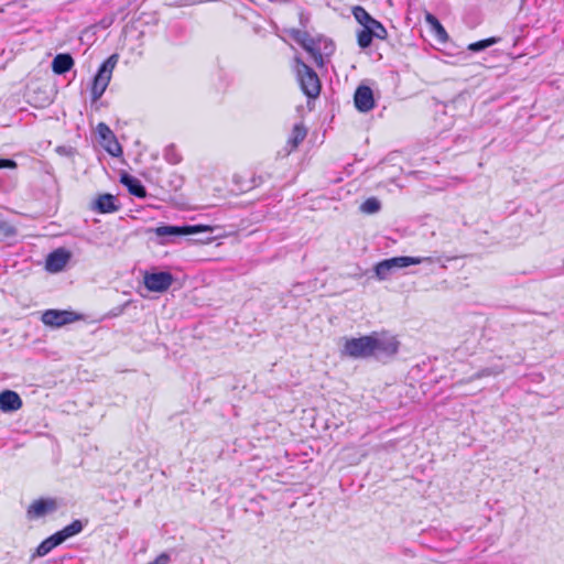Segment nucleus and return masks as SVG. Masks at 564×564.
Instances as JSON below:
<instances>
[{"instance_id":"obj_21","label":"nucleus","mask_w":564,"mask_h":564,"mask_svg":"<svg viewBox=\"0 0 564 564\" xmlns=\"http://www.w3.org/2000/svg\"><path fill=\"white\" fill-rule=\"evenodd\" d=\"M306 133L307 131L302 124H295L292 129L288 144H290L292 149H296L299 144L305 139Z\"/></svg>"},{"instance_id":"obj_8","label":"nucleus","mask_w":564,"mask_h":564,"mask_svg":"<svg viewBox=\"0 0 564 564\" xmlns=\"http://www.w3.org/2000/svg\"><path fill=\"white\" fill-rule=\"evenodd\" d=\"M143 282L151 292L163 293L174 282V276L169 271L145 272Z\"/></svg>"},{"instance_id":"obj_20","label":"nucleus","mask_w":564,"mask_h":564,"mask_svg":"<svg viewBox=\"0 0 564 564\" xmlns=\"http://www.w3.org/2000/svg\"><path fill=\"white\" fill-rule=\"evenodd\" d=\"M61 542L56 540L55 533L44 541H42L35 550V556L42 557L48 554L54 547L59 545Z\"/></svg>"},{"instance_id":"obj_13","label":"nucleus","mask_w":564,"mask_h":564,"mask_svg":"<svg viewBox=\"0 0 564 564\" xmlns=\"http://www.w3.org/2000/svg\"><path fill=\"white\" fill-rule=\"evenodd\" d=\"M70 259V252L64 248H58L48 253L45 268L48 272L56 273L62 271Z\"/></svg>"},{"instance_id":"obj_7","label":"nucleus","mask_w":564,"mask_h":564,"mask_svg":"<svg viewBox=\"0 0 564 564\" xmlns=\"http://www.w3.org/2000/svg\"><path fill=\"white\" fill-rule=\"evenodd\" d=\"M372 341L375 343L372 346L371 357L377 359L378 361L386 362L397 355L399 350V341L395 337L379 335L377 333L371 334Z\"/></svg>"},{"instance_id":"obj_12","label":"nucleus","mask_w":564,"mask_h":564,"mask_svg":"<svg viewBox=\"0 0 564 564\" xmlns=\"http://www.w3.org/2000/svg\"><path fill=\"white\" fill-rule=\"evenodd\" d=\"M355 107L360 112H368L375 107L372 89L369 86L360 85L354 95Z\"/></svg>"},{"instance_id":"obj_34","label":"nucleus","mask_w":564,"mask_h":564,"mask_svg":"<svg viewBox=\"0 0 564 564\" xmlns=\"http://www.w3.org/2000/svg\"><path fill=\"white\" fill-rule=\"evenodd\" d=\"M7 227V224L6 223H0V229Z\"/></svg>"},{"instance_id":"obj_25","label":"nucleus","mask_w":564,"mask_h":564,"mask_svg":"<svg viewBox=\"0 0 564 564\" xmlns=\"http://www.w3.org/2000/svg\"><path fill=\"white\" fill-rule=\"evenodd\" d=\"M381 208V204L379 199L376 197L367 198L360 206V210L366 214H375L378 213Z\"/></svg>"},{"instance_id":"obj_33","label":"nucleus","mask_w":564,"mask_h":564,"mask_svg":"<svg viewBox=\"0 0 564 564\" xmlns=\"http://www.w3.org/2000/svg\"><path fill=\"white\" fill-rule=\"evenodd\" d=\"M212 240H213L212 237H207L206 239H198L197 241H199V242H209Z\"/></svg>"},{"instance_id":"obj_15","label":"nucleus","mask_w":564,"mask_h":564,"mask_svg":"<svg viewBox=\"0 0 564 564\" xmlns=\"http://www.w3.org/2000/svg\"><path fill=\"white\" fill-rule=\"evenodd\" d=\"M116 202L117 198L112 194L106 193L99 195L94 203V209L99 214H109L118 212L120 206L117 205Z\"/></svg>"},{"instance_id":"obj_30","label":"nucleus","mask_w":564,"mask_h":564,"mask_svg":"<svg viewBox=\"0 0 564 564\" xmlns=\"http://www.w3.org/2000/svg\"><path fill=\"white\" fill-rule=\"evenodd\" d=\"M170 555L167 553H161L152 562L148 564H169Z\"/></svg>"},{"instance_id":"obj_16","label":"nucleus","mask_w":564,"mask_h":564,"mask_svg":"<svg viewBox=\"0 0 564 564\" xmlns=\"http://www.w3.org/2000/svg\"><path fill=\"white\" fill-rule=\"evenodd\" d=\"M120 182L122 185H124L127 187L128 192L131 195H133L138 198L147 197V189L139 178H137L128 173H123L120 177Z\"/></svg>"},{"instance_id":"obj_9","label":"nucleus","mask_w":564,"mask_h":564,"mask_svg":"<svg viewBox=\"0 0 564 564\" xmlns=\"http://www.w3.org/2000/svg\"><path fill=\"white\" fill-rule=\"evenodd\" d=\"M78 319L77 313L66 310H46L41 317L43 324L51 327H62Z\"/></svg>"},{"instance_id":"obj_1","label":"nucleus","mask_w":564,"mask_h":564,"mask_svg":"<svg viewBox=\"0 0 564 564\" xmlns=\"http://www.w3.org/2000/svg\"><path fill=\"white\" fill-rule=\"evenodd\" d=\"M290 34L312 56L318 67H323L324 57L330 56L335 51L334 42L323 35L312 36L302 30H292Z\"/></svg>"},{"instance_id":"obj_27","label":"nucleus","mask_w":564,"mask_h":564,"mask_svg":"<svg viewBox=\"0 0 564 564\" xmlns=\"http://www.w3.org/2000/svg\"><path fill=\"white\" fill-rule=\"evenodd\" d=\"M502 372V368L501 367H498V366H495L492 368H485L482 370H480L479 372H477L475 375V377H486V376H495V375H498Z\"/></svg>"},{"instance_id":"obj_31","label":"nucleus","mask_w":564,"mask_h":564,"mask_svg":"<svg viewBox=\"0 0 564 564\" xmlns=\"http://www.w3.org/2000/svg\"><path fill=\"white\" fill-rule=\"evenodd\" d=\"M17 162L12 159H0V169H15Z\"/></svg>"},{"instance_id":"obj_6","label":"nucleus","mask_w":564,"mask_h":564,"mask_svg":"<svg viewBox=\"0 0 564 564\" xmlns=\"http://www.w3.org/2000/svg\"><path fill=\"white\" fill-rule=\"evenodd\" d=\"M375 343L371 334L358 338H345L341 355L354 359H367L371 357Z\"/></svg>"},{"instance_id":"obj_2","label":"nucleus","mask_w":564,"mask_h":564,"mask_svg":"<svg viewBox=\"0 0 564 564\" xmlns=\"http://www.w3.org/2000/svg\"><path fill=\"white\" fill-rule=\"evenodd\" d=\"M423 262H432V258L400 256L384 259L375 265V276L379 281H384L388 280L399 269H403L409 265L420 264Z\"/></svg>"},{"instance_id":"obj_26","label":"nucleus","mask_w":564,"mask_h":564,"mask_svg":"<svg viewBox=\"0 0 564 564\" xmlns=\"http://www.w3.org/2000/svg\"><path fill=\"white\" fill-rule=\"evenodd\" d=\"M164 159L171 164H177L181 162L182 156L177 152L176 148L173 144H170L164 149Z\"/></svg>"},{"instance_id":"obj_11","label":"nucleus","mask_w":564,"mask_h":564,"mask_svg":"<svg viewBox=\"0 0 564 564\" xmlns=\"http://www.w3.org/2000/svg\"><path fill=\"white\" fill-rule=\"evenodd\" d=\"M57 503L55 499H37L34 500L26 510V517L29 520H35L55 511Z\"/></svg>"},{"instance_id":"obj_4","label":"nucleus","mask_w":564,"mask_h":564,"mask_svg":"<svg viewBox=\"0 0 564 564\" xmlns=\"http://www.w3.org/2000/svg\"><path fill=\"white\" fill-rule=\"evenodd\" d=\"M119 56L118 54L110 55L106 61L101 63L97 73L95 74L90 87V96L91 101L96 102L101 98L104 93L106 91L111 77L113 69L118 63Z\"/></svg>"},{"instance_id":"obj_17","label":"nucleus","mask_w":564,"mask_h":564,"mask_svg":"<svg viewBox=\"0 0 564 564\" xmlns=\"http://www.w3.org/2000/svg\"><path fill=\"white\" fill-rule=\"evenodd\" d=\"M74 64L69 53H59L52 61V70L56 75H64L73 68Z\"/></svg>"},{"instance_id":"obj_5","label":"nucleus","mask_w":564,"mask_h":564,"mask_svg":"<svg viewBox=\"0 0 564 564\" xmlns=\"http://www.w3.org/2000/svg\"><path fill=\"white\" fill-rule=\"evenodd\" d=\"M149 231L153 232L155 236L160 238H170L169 240L162 241L161 243H166L169 241H173L175 237L197 235L202 232H213V227L208 225H163L156 228H152Z\"/></svg>"},{"instance_id":"obj_14","label":"nucleus","mask_w":564,"mask_h":564,"mask_svg":"<svg viewBox=\"0 0 564 564\" xmlns=\"http://www.w3.org/2000/svg\"><path fill=\"white\" fill-rule=\"evenodd\" d=\"M22 406V400L13 390H3L0 393V409L3 412L18 411Z\"/></svg>"},{"instance_id":"obj_35","label":"nucleus","mask_w":564,"mask_h":564,"mask_svg":"<svg viewBox=\"0 0 564 564\" xmlns=\"http://www.w3.org/2000/svg\"><path fill=\"white\" fill-rule=\"evenodd\" d=\"M527 0H521V6H523Z\"/></svg>"},{"instance_id":"obj_29","label":"nucleus","mask_w":564,"mask_h":564,"mask_svg":"<svg viewBox=\"0 0 564 564\" xmlns=\"http://www.w3.org/2000/svg\"><path fill=\"white\" fill-rule=\"evenodd\" d=\"M375 37L379 40H384L388 36V32L386 28L380 23L379 26L376 28V30H372Z\"/></svg>"},{"instance_id":"obj_19","label":"nucleus","mask_w":564,"mask_h":564,"mask_svg":"<svg viewBox=\"0 0 564 564\" xmlns=\"http://www.w3.org/2000/svg\"><path fill=\"white\" fill-rule=\"evenodd\" d=\"M83 531V523L80 520H74L72 523L63 528L62 530L55 533L56 540L61 542V544L67 539L80 533Z\"/></svg>"},{"instance_id":"obj_23","label":"nucleus","mask_w":564,"mask_h":564,"mask_svg":"<svg viewBox=\"0 0 564 564\" xmlns=\"http://www.w3.org/2000/svg\"><path fill=\"white\" fill-rule=\"evenodd\" d=\"M499 41H500V37L491 36L488 39H484V40L470 43L467 48L471 52H481V51H485L486 48L497 44Z\"/></svg>"},{"instance_id":"obj_18","label":"nucleus","mask_w":564,"mask_h":564,"mask_svg":"<svg viewBox=\"0 0 564 564\" xmlns=\"http://www.w3.org/2000/svg\"><path fill=\"white\" fill-rule=\"evenodd\" d=\"M425 21L430 25L432 32L440 43H446L448 41V34L446 30L434 14L426 13Z\"/></svg>"},{"instance_id":"obj_22","label":"nucleus","mask_w":564,"mask_h":564,"mask_svg":"<svg viewBox=\"0 0 564 564\" xmlns=\"http://www.w3.org/2000/svg\"><path fill=\"white\" fill-rule=\"evenodd\" d=\"M375 39L372 30L369 29L368 25L362 28L357 33V42L360 48H367L371 45L372 40Z\"/></svg>"},{"instance_id":"obj_28","label":"nucleus","mask_w":564,"mask_h":564,"mask_svg":"<svg viewBox=\"0 0 564 564\" xmlns=\"http://www.w3.org/2000/svg\"><path fill=\"white\" fill-rule=\"evenodd\" d=\"M269 177V174H265V175H259V176H252V178L250 180V185L246 188H243V191H249L253 187H257L259 186L260 184H262L267 178Z\"/></svg>"},{"instance_id":"obj_3","label":"nucleus","mask_w":564,"mask_h":564,"mask_svg":"<svg viewBox=\"0 0 564 564\" xmlns=\"http://www.w3.org/2000/svg\"><path fill=\"white\" fill-rule=\"evenodd\" d=\"M294 69L301 90L307 98L319 96L322 84L316 72L305 64L300 57L294 58Z\"/></svg>"},{"instance_id":"obj_32","label":"nucleus","mask_w":564,"mask_h":564,"mask_svg":"<svg viewBox=\"0 0 564 564\" xmlns=\"http://www.w3.org/2000/svg\"><path fill=\"white\" fill-rule=\"evenodd\" d=\"M381 22H379L378 20H376L375 18L371 19V22L368 24L369 29L370 30H376L377 26L380 25Z\"/></svg>"},{"instance_id":"obj_10","label":"nucleus","mask_w":564,"mask_h":564,"mask_svg":"<svg viewBox=\"0 0 564 564\" xmlns=\"http://www.w3.org/2000/svg\"><path fill=\"white\" fill-rule=\"evenodd\" d=\"M96 131L100 139L101 145L110 155L115 158L122 155V148L120 143L118 142L112 130L105 122H99L97 124Z\"/></svg>"},{"instance_id":"obj_24","label":"nucleus","mask_w":564,"mask_h":564,"mask_svg":"<svg viewBox=\"0 0 564 564\" xmlns=\"http://www.w3.org/2000/svg\"><path fill=\"white\" fill-rule=\"evenodd\" d=\"M354 18L356 21L366 28L371 22L372 17L361 6H356L351 10Z\"/></svg>"}]
</instances>
